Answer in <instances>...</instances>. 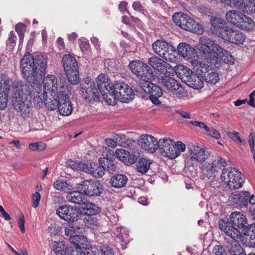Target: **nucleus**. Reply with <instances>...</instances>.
<instances>
[{
  "label": "nucleus",
  "instance_id": "nucleus-54",
  "mask_svg": "<svg viewBox=\"0 0 255 255\" xmlns=\"http://www.w3.org/2000/svg\"><path fill=\"white\" fill-rule=\"evenodd\" d=\"M8 93L5 92H0V109L4 110L6 108L7 104Z\"/></svg>",
  "mask_w": 255,
  "mask_h": 255
},
{
  "label": "nucleus",
  "instance_id": "nucleus-43",
  "mask_svg": "<svg viewBox=\"0 0 255 255\" xmlns=\"http://www.w3.org/2000/svg\"><path fill=\"white\" fill-rule=\"evenodd\" d=\"M84 206L82 208L83 212L89 216L96 215L100 213V208L95 204L86 201L83 204Z\"/></svg>",
  "mask_w": 255,
  "mask_h": 255
},
{
  "label": "nucleus",
  "instance_id": "nucleus-33",
  "mask_svg": "<svg viewBox=\"0 0 255 255\" xmlns=\"http://www.w3.org/2000/svg\"><path fill=\"white\" fill-rule=\"evenodd\" d=\"M225 246L230 255H247L241 245L236 241L227 242Z\"/></svg>",
  "mask_w": 255,
  "mask_h": 255
},
{
  "label": "nucleus",
  "instance_id": "nucleus-2",
  "mask_svg": "<svg viewBox=\"0 0 255 255\" xmlns=\"http://www.w3.org/2000/svg\"><path fill=\"white\" fill-rule=\"evenodd\" d=\"M197 49L202 58L208 61L211 62L219 58L230 65L235 62L232 55L222 46L220 42L207 36L200 38Z\"/></svg>",
  "mask_w": 255,
  "mask_h": 255
},
{
  "label": "nucleus",
  "instance_id": "nucleus-3",
  "mask_svg": "<svg viewBox=\"0 0 255 255\" xmlns=\"http://www.w3.org/2000/svg\"><path fill=\"white\" fill-rule=\"evenodd\" d=\"M158 149L163 156L174 159L185 151L186 145L180 141L175 143L170 138L165 137L159 139Z\"/></svg>",
  "mask_w": 255,
  "mask_h": 255
},
{
  "label": "nucleus",
  "instance_id": "nucleus-44",
  "mask_svg": "<svg viewBox=\"0 0 255 255\" xmlns=\"http://www.w3.org/2000/svg\"><path fill=\"white\" fill-rule=\"evenodd\" d=\"M151 162L146 158H140L136 163V170L142 174L148 170Z\"/></svg>",
  "mask_w": 255,
  "mask_h": 255
},
{
  "label": "nucleus",
  "instance_id": "nucleus-62",
  "mask_svg": "<svg viewBox=\"0 0 255 255\" xmlns=\"http://www.w3.org/2000/svg\"><path fill=\"white\" fill-rule=\"evenodd\" d=\"M41 196L39 192H35L32 196V206L34 208L38 206L39 201L40 200Z\"/></svg>",
  "mask_w": 255,
  "mask_h": 255
},
{
  "label": "nucleus",
  "instance_id": "nucleus-11",
  "mask_svg": "<svg viewBox=\"0 0 255 255\" xmlns=\"http://www.w3.org/2000/svg\"><path fill=\"white\" fill-rule=\"evenodd\" d=\"M157 83L162 86L166 90L176 95L178 97H181L184 92L179 83L174 78L169 76H162L157 79Z\"/></svg>",
  "mask_w": 255,
  "mask_h": 255
},
{
  "label": "nucleus",
  "instance_id": "nucleus-12",
  "mask_svg": "<svg viewBox=\"0 0 255 255\" xmlns=\"http://www.w3.org/2000/svg\"><path fill=\"white\" fill-rule=\"evenodd\" d=\"M114 92L117 94L118 100L122 103H129L134 97L132 89L121 81H116L113 85Z\"/></svg>",
  "mask_w": 255,
  "mask_h": 255
},
{
  "label": "nucleus",
  "instance_id": "nucleus-30",
  "mask_svg": "<svg viewBox=\"0 0 255 255\" xmlns=\"http://www.w3.org/2000/svg\"><path fill=\"white\" fill-rule=\"evenodd\" d=\"M52 250L56 255H70L71 250L63 241H53L51 242Z\"/></svg>",
  "mask_w": 255,
  "mask_h": 255
},
{
  "label": "nucleus",
  "instance_id": "nucleus-40",
  "mask_svg": "<svg viewBox=\"0 0 255 255\" xmlns=\"http://www.w3.org/2000/svg\"><path fill=\"white\" fill-rule=\"evenodd\" d=\"M245 233V244L250 247H255V225L250 226Z\"/></svg>",
  "mask_w": 255,
  "mask_h": 255
},
{
  "label": "nucleus",
  "instance_id": "nucleus-37",
  "mask_svg": "<svg viewBox=\"0 0 255 255\" xmlns=\"http://www.w3.org/2000/svg\"><path fill=\"white\" fill-rule=\"evenodd\" d=\"M58 108L59 113L62 116H69L73 111V107L70 100H61L58 101Z\"/></svg>",
  "mask_w": 255,
  "mask_h": 255
},
{
  "label": "nucleus",
  "instance_id": "nucleus-49",
  "mask_svg": "<svg viewBox=\"0 0 255 255\" xmlns=\"http://www.w3.org/2000/svg\"><path fill=\"white\" fill-rule=\"evenodd\" d=\"M83 222L86 226L92 229H95L99 225L97 219L95 217L90 216L85 217Z\"/></svg>",
  "mask_w": 255,
  "mask_h": 255
},
{
  "label": "nucleus",
  "instance_id": "nucleus-39",
  "mask_svg": "<svg viewBox=\"0 0 255 255\" xmlns=\"http://www.w3.org/2000/svg\"><path fill=\"white\" fill-rule=\"evenodd\" d=\"M58 94V101L61 100H70L69 98L71 94V87L67 83H63L60 85L59 88L56 90Z\"/></svg>",
  "mask_w": 255,
  "mask_h": 255
},
{
  "label": "nucleus",
  "instance_id": "nucleus-60",
  "mask_svg": "<svg viewBox=\"0 0 255 255\" xmlns=\"http://www.w3.org/2000/svg\"><path fill=\"white\" fill-rule=\"evenodd\" d=\"M244 11L248 14H255V1L250 2L249 4H246Z\"/></svg>",
  "mask_w": 255,
  "mask_h": 255
},
{
  "label": "nucleus",
  "instance_id": "nucleus-41",
  "mask_svg": "<svg viewBox=\"0 0 255 255\" xmlns=\"http://www.w3.org/2000/svg\"><path fill=\"white\" fill-rule=\"evenodd\" d=\"M101 94H102L104 99L109 105L113 106L117 103L118 98L117 94L114 92V87H111V89L109 88L104 91Z\"/></svg>",
  "mask_w": 255,
  "mask_h": 255
},
{
  "label": "nucleus",
  "instance_id": "nucleus-21",
  "mask_svg": "<svg viewBox=\"0 0 255 255\" xmlns=\"http://www.w3.org/2000/svg\"><path fill=\"white\" fill-rule=\"evenodd\" d=\"M220 229L225 234L234 240L238 239L240 236V232L235 227L228 219H221L219 221Z\"/></svg>",
  "mask_w": 255,
  "mask_h": 255
},
{
  "label": "nucleus",
  "instance_id": "nucleus-50",
  "mask_svg": "<svg viewBox=\"0 0 255 255\" xmlns=\"http://www.w3.org/2000/svg\"><path fill=\"white\" fill-rule=\"evenodd\" d=\"M81 230L78 226H74L71 225H68L65 227V234L67 236H71L76 234L79 233V231Z\"/></svg>",
  "mask_w": 255,
  "mask_h": 255
},
{
  "label": "nucleus",
  "instance_id": "nucleus-56",
  "mask_svg": "<svg viewBox=\"0 0 255 255\" xmlns=\"http://www.w3.org/2000/svg\"><path fill=\"white\" fill-rule=\"evenodd\" d=\"M46 147V144L43 142L30 143L29 148L32 151H42Z\"/></svg>",
  "mask_w": 255,
  "mask_h": 255
},
{
  "label": "nucleus",
  "instance_id": "nucleus-46",
  "mask_svg": "<svg viewBox=\"0 0 255 255\" xmlns=\"http://www.w3.org/2000/svg\"><path fill=\"white\" fill-rule=\"evenodd\" d=\"M10 79L5 74H2L0 76V92L8 93L9 88Z\"/></svg>",
  "mask_w": 255,
  "mask_h": 255
},
{
  "label": "nucleus",
  "instance_id": "nucleus-36",
  "mask_svg": "<svg viewBox=\"0 0 255 255\" xmlns=\"http://www.w3.org/2000/svg\"><path fill=\"white\" fill-rule=\"evenodd\" d=\"M32 93L33 96V103L37 107H41L43 105V100L41 98V92L42 90L39 86L38 82L30 83Z\"/></svg>",
  "mask_w": 255,
  "mask_h": 255
},
{
  "label": "nucleus",
  "instance_id": "nucleus-57",
  "mask_svg": "<svg viewBox=\"0 0 255 255\" xmlns=\"http://www.w3.org/2000/svg\"><path fill=\"white\" fill-rule=\"evenodd\" d=\"M213 254L214 255H227L225 249L220 245L214 246L213 249Z\"/></svg>",
  "mask_w": 255,
  "mask_h": 255
},
{
  "label": "nucleus",
  "instance_id": "nucleus-26",
  "mask_svg": "<svg viewBox=\"0 0 255 255\" xmlns=\"http://www.w3.org/2000/svg\"><path fill=\"white\" fill-rule=\"evenodd\" d=\"M148 63L153 69L161 73L170 68V65L167 62L156 56L149 58Z\"/></svg>",
  "mask_w": 255,
  "mask_h": 255
},
{
  "label": "nucleus",
  "instance_id": "nucleus-53",
  "mask_svg": "<svg viewBox=\"0 0 255 255\" xmlns=\"http://www.w3.org/2000/svg\"><path fill=\"white\" fill-rule=\"evenodd\" d=\"M128 155V151L124 149H117L115 153V156L120 160L125 163L127 160V156Z\"/></svg>",
  "mask_w": 255,
  "mask_h": 255
},
{
  "label": "nucleus",
  "instance_id": "nucleus-45",
  "mask_svg": "<svg viewBox=\"0 0 255 255\" xmlns=\"http://www.w3.org/2000/svg\"><path fill=\"white\" fill-rule=\"evenodd\" d=\"M186 84L196 89H201L204 86L203 81L195 74L191 75V77L189 78V80H187Z\"/></svg>",
  "mask_w": 255,
  "mask_h": 255
},
{
  "label": "nucleus",
  "instance_id": "nucleus-48",
  "mask_svg": "<svg viewBox=\"0 0 255 255\" xmlns=\"http://www.w3.org/2000/svg\"><path fill=\"white\" fill-rule=\"evenodd\" d=\"M115 234L119 240L122 242L126 243L128 237V230L123 227H117L115 231Z\"/></svg>",
  "mask_w": 255,
  "mask_h": 255
},
{
  "label": "nucleus",
  "instance_id": "nucleus-9",
  "mask_svg": "<svg viewBox=\"0 0 255 255\" xmlns=\"http://www.w3.org/2000/svg\"><path fill=\"white\" fill-rule=\"evenodd\" d=\"M81 95L87 101L93 103L99 101V91L91 78L84 79L80 85Z\"/></svg>",
  "mask_w": 255,
  "mask_h": 255
},
{
  "label": "nucleus",
  "instance_id": "nucleus-25",
  "mask_svg": "<svg viewBox=\"0 0 255 255\" xmlns=\"http://www.w3.org/2000/svg\"><path fill=\"white\" fill-rule=\"evenodd\" d=\"M43 79V94L46 93H53L56 92L57 90V80L55 76L53 75H48L47 77L40 80L38 83Z\"/></svg>",
  "mask_w": 255,
  "mask_h": 255
},
{
  "label": "nucleus",
  "instance_id": "nucleus-8",
  "mask_svg": "<svg viewBox=\"0 0 255 255\" xmlns=\"http://www.w3.org/2000/svg\"><path fill=\"white\" fill-rule=\"evenodd\" d=\"M153 51L157 55L169 62L175 60V57L172 53L176 48L163 40H157L152 44Z\"/></svg>",
  "mask_w": 255,
  "mask_h": 255
},
{
  "label": "nucleus",
  "instance_id": "nucleus-38",
  "mask_svg": "<svg viewBox=\"0 0 255 255\" xmlns=\"http://www.w3.org/2000/svg\"><path fill=\"white\" fill-rule=\"evenodd\" d=\"M96 82L98 88V89L100 91L101 93H102L104 91L109 88L111 89V87H113V84L110 85L108 76L104 74H101L98 76Z\"/></svg>",
  "mask_w": 255,
  "mask_h": 255
},
{
  "label": "nucleus",
  "instance_id": "nucleus-6",
  "mask_svg": "<svg viewBox=\"0 0 255 255\" xmlns=\"http://www.w3.org/2000/svg\"><path fill=\"white\" fill-rule=\"evenodd\" d=\"M68 164L72 169L84 171L95 178H101L105 174V167L101 164L99 166L94 163L73 161H69Z\"/></svg>",
  "mask_w": 255,
  "mask_h": 255
},
{
  "label": "nucleus",
  "instance_id": "nucleus-19",
  "mask_svg": "<svg viewBox=\"0 0 255 255\" xmlns=\"http://www.w3.org/2000/svg\"><path fill=\"white\" fill-rule=\"evenodd\" d=\"M138 143L142 149L149 153H153L158 149L159 140L157 141L153 136L145 134L140 135Z\"/></svg>",
  "mask_w": 255,
  "mask_h": 255
},
{
  "label": "nucleus",
  "instance_id": "nucleus-31",
  "mask_svg": "<svg viewBox=\"0 0 255 255\" xmlns=\"http://www.w3.org/2000/svg\"><path fill=\"white\" fill-rule=\"evenodd\" d=\"M201 170L203 175L211 180L214 179L218 172L216 163L214 162L204 163L201 168Z\"/></svg>",
  "mask_w": 255,
  "mask_h": 255
},
{
  "label": "nucleus",
  "instance_id": "nucleus-52",
  "mask_svg": "<svg viewBox=\"0 0 255 255\" xmlns=\"http://www.w3.org/2000/svg\"><path fill=\"white\" fill-rule=\"evenodd\" d=\"M53 186L56 189L63 191L64 192L69 190L67 182L61 179H58L54 182L53 183Z\"/></svg>",
  "mask_w": 255,
  "mask_h": 255
},
{
  "label": "nucleus",
  "instance_id": "nucleus-7",
  "mask_svg": "<svg viewBox=\"0 0 255 255\" xmlns=\"http://www.w3.org/2000/svg\"><path fill=\"white\" fill-rule=\"evenodd\" d=\"M128 67L132 73L141 80V82L154 79L151 68L141 61L132 60L129 62Z\"/></svg>",
  "mask_w": 255,
  "mask_h": 255
},
{
  "label": "nucleus",
  "instance_id": "nucleus-22",
  "mask_svg": "<svg viewBox=\"0 0 255 255\" xmlns=\"http://www.w3.org/2000/svg\"><path fill=\"white\" fill-rule=\"evenodd\" d=\"M180 27L181 28L191 31L198 34H202L203 32V29L197 22L191 18L189 16L185 14L184 18L182 20Z\"/></svg>",
  "mask_w": 255,
  "mask_h": 255
},
{
  "label": "nucleus",
  "instance_id": "nucleus-55",
  "mask_svg": "<svg viewBox=\"0 0 255 255\" xmlns=\"http://www.w3.org/2000/svg\"><path fill=\"white\" fill-rule=\"evenodd\" d=\"M185 16V14H183L182 12L174 13L172 16V19L174 23L180 27L182 23V22H181V19L182 20L184 19Z\"/></svg>",
  "mask_w": 255,
  "mask_h": 255
},
{
  "label": "nucleus",
  "instance_id": "nucleus-29",
  "mask_svg": "<svg viewBox=\"0 0 255 255\" xmlns=\"http://www.w3.org/2000/svg\"><path fill=\"white\" fill-rule=\"evenodd\" d=\"M45 106L48 110L52 111L58 107V94L56 92L53 93L43 94Z\"/></svg>",
  "mask_w": 255,
  "mask_h": 255
},
{
  "label": "nucleus",
  "instance_id": "nucleus-34",
  "mask_svg": "<svg viewBox=\"0 0 255 255\" xmlns=\"http://www.w3.org/2000/svg\"><path fill=\"white\" fill-rule=\"evenodd\" d=\"M175 72L185 83L187 82V80H189V78L191 77V75L194 74L191 70L183 65H178L175 66Z\"/></svg>",
  "mask_w": 255,
  "mask_h": 255
},
{
  "label": "nucleus",
  "instance_id": "nucleus-13",
  "mask_svg": "<svg viewBox=\"0 0 255 255\" xmlns=\"http://www.w3.org/2000/svg\"><path fill=\"white\" fill-rule=\"evenodd\" d=\"M77 188L85 195L90 196H99L102 190L100 182L93 180H86L81 182L77 184Z\"/></svg>",
  "mask_w": 255,
  "mask_h": 255
},
{
  "label": "nucleus",
  "instance_id": "nucleus-63",
  "mask_svg": "<svg viewBox=\"0 0 255 255\" xmlns=\"http://www.w3.org/2000/svg\"><path fill=\"white\" fill-rule=\"evenodd\" d=\"M83 238V236L78 235L77 234H76L74 235L69 237V240L71 243L74 244L76 246H78L80 244L81 239Z\"/></svg>",
  "mask_w": 255,
  "mask_h": 255
},
{
  "label": "nucleus",
  "instance_id": "nucleus-4",
  "mask_svg": "<svg viewBox=\"0 0 255 255\" xmlns=\"http://www.w3.org/2000/svg\"><path fill=\"white\" fill-rule=\"evenodd\" d=\"M222 181L231 189L241 188L245 180L242 173L235 168L224 169L221 175Z\"/></svg>",
  "mask_w": 255,
  "mask_h": 255
},
{
  "label": "nucleus",
  "instance_id": "nucleus-24",
  "mask_svg": "<svg viewBox=\"0 0 255 255\" xmlns=\"http://www.w3.org/2000/svg\"><path fill=\"white\" fill-rule=\"evenodd\" d=\"M177 49L178 54L183 58H186L188 59H192L195 57L196 55L198 57H200L202 59L199 53L200 51H199L198 54H196L195 53V49L186 43L182 42L179 43ZM198 51L199 50H198Z\"/></svg>",
  "mask_w": 255,
  "mask_h": 255
},
{
  "label": "nucleus",
  "instance_id": "nucleus-17",
  "mask_svg": "<svg viewBox=\"0 0 255 255\" xmlns=\"http://www.w3.org/2000/svg\"><path fill=\"white\" fill-rule=\"evenodd\" d=\"M187 148L191 155L190 159L199 163L204 162L210 154L207 149L203 148L197 143L189 144Z\"/></svg>",
  "mask_w": 255,
  "mask_h": 255
},
{
  "label": "nucleus",
  "instance_id": "nucleus-59",
  "mask_svg": "<svg viewBox=\"0 0 255 255\" xmlns=\"http://www.w3.org/2000/svg\"><path fill=\"white\" fill-rule=\"evenodd\" d=\"M255 137V133H251L249 135V143L250 145L251 152L253 154L254 159L255 162V141L254 138Z\"/></svg>",
  "mask_w": 255,
  "mask_h": 255
},
{
  "label": "nucleus",
  "instance_id": "nucleus-58",
  "mask_svg": "<svg viewBox=\"0 0 255 255\" xmlns=\"http://www.w3.org/2000/svg\"><path fill=\"white\" fill-rule=\"evenodd\" d=\"M100 250L102 255H114L113 251L109 246H100Z\"/></svg>",
  "mask_w": 255,
  "mask_h": 255
},
{
  "label": "nucleus",
  "instance_id": "nucleus-16",
  "mask_svg": "<svg viewBox=\"0 0 255 255\" xmlns=\"http://www.w3.org/2000/svg\"><path fill=\"white\" fill-rule=\"evenodd\" d=\"M30 87L22 81H14L11 88L12 99L31 98L32 91Z\"/></svg>",
  "mask_w": 255,
  "mask_h": 255
},
{
  "label": "nucleus",
  "instance_id": "nucleus-32",
  "mask_svg": "<svg viewBox=\"0 0 255 255\" xmlns=\"http://www.w3.org/2000/svg\"><path fill=\"white\" fill-rule=\"evenodd\" d=\"M194 70H195L198 74L204 77V75L207 74L209 70L212 68L210 66L205 62L200 61L197 59H193L190 61Z\"/></svg>",
  "mask_w": 255,
  "mask_h": 255
},
{
  "label": "nucleus",
  "instance_id": "nucleus-18",
  "mask_svg": "<svg viewBox=\"0 0 255 255\" xmlns=\"http://www.w3.org/2000/svg\"><path fill=\"white\" fill-rule=\"evenodd\" d=\"M29 99L30 98L12 99V106L14 110L24 119L29 117L30 114L31 103Z\"/></svg>",
  "mask_w": 255,
  "mask_h": 255
},
{
  "label": "nucleus",
  "instance_id": "nucleus-27",
  "mask_svg": "<svg viewBox=\"0 0 255 255\" xmlns=\"http://www.w3.org/2000/svg\"><path fill=\"white\" fill-rule=\"evenodd\" d=\"M228 28L226 26L225 20L222 19L216 18L211 21V30L214 33L222 38V36Z\"/></svg>",
  "mask_w": 255,
  "mask_h": 255
},
{
  "label": "nucleus",
  "instance_id": "nucleus-10",
  "mask_svg": "<svg viewBox=\"0 0 255 255\" xmlns=\"http://www.w3.org/2000/svg\"><path fill=\"white\" fill-rule=\"evenodd\" d=\"M227 20L237 26L246 29L253 23L252 19L243 13L236 10L228 11L226 14Z\"/></svg>",
  "mask_w": 255,
  "mask_h": 255
},
{
  "label": "nucleus",
  "instance_id": "nucleus-23",
  "mask_svg": "<svg viewBox=\"0 0 255 255\" xmlns=\"http://www.w3.org/2000/svg\"><path fill=\"white\" fill-rule=\"evenodd\" d=\"M230 219L231 222L235 226L238 227L243 231L248 230V228L251 226L248 224L247 220L245 216L240 212H234L230 216Z\"/></svg>",
  "mask_w": 255,
  "mask_h": 255
},
{
  "label": "nucleus",
  "instance_id": "nucleus-20",
  "mask_svg": "<svg viewBox=\"0 0 255 255\" xmlns=\"http://www.w3.org/2000/svg\"><path fill=\"white\" fill-rule=\"evenodd\" d=\"M245 38V35L240 30L229 28L222 36V39L234 44H243Z\"/></svg>",
  "mask_w": 255,
  "mask_h": 255
},
{
  "label": "nucleus",
  "instance_id": "nucleus-28",
  "mask_svg": "<svg viewBox=\"0 0 255 255\" xmlns=\"http://www.w3.org/2000/svg\"><path fill=\"white\" fill-rule=\"evenodd\" d=\"M104 154L103 157L99 159V163L105 167V170L107 169L109 171H115L116 168L114 162L111 158L109 156V149L107 147H102Z\"/></svg>",
  "mask_w": 255,
  "mask_h": 255
},
{
  "label": "nucleus",
  "instance_id": "nucleus-47",
  "mask_svg": "<svg viewBox=\"0 0 255 255\" xmlns=\"http://www.w3.org/2000/svg\"><path fill=\"white\" fill-rule=\"evenodd\" d=\"M204 77L207 82L213 84H216L219 79V74L213 69H211L207 74L204 75Z\"/></svg>",
  "mask_w": 255,
  "mask_h": 255
},
{
  "label": "nucleus",
  "instance_id": "nucleus-15",
  "mask_svg": "<svg viewBox=\"0 0 255 255\" xmlns=\"http://www.w3.org/2000/svg\"><path fill=\"white\" fill-rule=\"evenodd\" d=\"M57 215L62 219L69 222H74L80 215L79 209L75 206L62 205L57 209Z\"/></svg>",
  "mask_w": 255,
  "mask_h": 255
},
{
  "label": "nucleus",
  "instance_id": "nucleus-61",
  "mask_svg": "<svg viewBox=\"0 0 255 255\" xmlns=\"http://www.w3.org/2000/svg\"><path fill=\"white\" fill-rule=\"evenodd\" d=\"M229 200L233 204H239L240 202V193L235 192L229 196Z\"/></svg>",
  "mask_w": 255,
  "mask_h": 255
},
{
  "label": "nucleus",
  "instance_id": "nucleus-42",
  "mask_svg": "<svg viewBox=\"0 0 255 255\" xmlns=\"http://www.w3.org/2000/svg\"><path fill=\"white\" fill-rule=\"evenodd\" d=\"M67 199L70 202L83 205L86 201L82 193L80 191H73L66 196Z\"/></svg>",
  "mask_w": 255,
  "mask_h": 255
},
{
  "label": "nucleus",
  "instance_id": "nucleus-14",
  "mask_svg": "<svg viewBox=\"0 0 255 255\" xmlns=\"http://www.w3.org/2000/svg\"><path fill=\"white\" fill-rule=\"evenodd\" d=\"M153 80H147L140 82V86L143 91L149 95L150 100L153 104L160 103L158 98L161 97L162 91L157 85L151 82Z\"/></svg>",
  "mask_w": 255,
  "mask_h": 255
},
{
  "label": "nucleus",
  "instance_id": "nucleus-35",
  "mask_svg": "<svg viewBox=\"0 0 255 255\" xmlns=\"http://www.w3.org/2000/svg\"><path fill=\"white\" fill-rule=\"evenodd\" d=\"M128 181V177L124 174H116L111 178L110 183L116 188L124 187Z\"/></svg>",
  "mask_w": 255,
  "mask_h": 255
},
{
  "label": "nucleus",
  "instance_id": "nucleus-51",
  "mask_svg": "<svg viewBox=\"0 0 255 255\" xmlns=\"http://www.w3.org/2000/svg\"><path fill=\"white\" fill-rule=\"evenodd\" d=\"M250 197V193L248 191H242L240 192L239 205L240 206L246 207L248 205Z\"/></svg>",
  "mask_w": 255,
  "mask_h": 255
},
{
  "label": "nucleus",
  "instance_id": "nucleus-5",
  "mask_svg": "<svg viewBox=\"0 0 255 255\" xmlns=\"http://www.w3.org/2000/svg\"><path fill=\"white\" fill-rule=\"evenodd\" d=\"M63 66L68 81L72 85H76L79 81L78 66L75 58L70 55L65 54L62 58Z\"/></svg>",
  "mask_w": 255,
  "mask_h": 255
},
{
  "label": "nucleus",
  "instance_id": "nucleus-64",
  "mask_svg": "<svg viewBox=\"0 0 255 255\" xmlns=\"http://www.w3.org/2000/svg\"><path fill=\"white\" fill-rule=\"evenodd\" d=\"M246 5L244 0H233L231 6L236 7L240 9H245Z\"/></svg>",
  "mask_w": 255,
  "mask_h": 255
},
{
  "label": "nucleus",
  "instance_id": "nucleus-1",
  "mask_svg": "<svg viewBox=\"0 0 255 255\" xmlns=\"http://www.w3.org/2000/svg\"><path fill=\"white\" fill-rule=\"evenodd\" d=\"M47 63V58L42 55L33 57L30 53L25 54L20 61L24 78L29 83L38 82L44 77Z\"/></svg>",
  "mask_w": 255,
  "mask_h": 255
}]
</instances>
